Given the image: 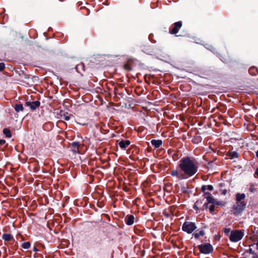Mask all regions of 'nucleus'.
I'll use <instances>...</instances> for the list:
<instances>
[{"label": "nucleus", "mask_w": 258, "mask_h": 258, "mask_svg": "<svg viewBox=\"0 0 258 258\" xmlns=\"http://www.w3.org/2000/svg\"><path fill=\"white\" fill-rule=\"evenodd\" d=\"M195 160L190 157H183L179 161L180 169L173 170L170 174L178 180L187 179L194 175L198 171V166Z\"/></svg>", "instance_id": "f257e3e1"}, {"label": "nucleus", "mask_w": 258, "mask_h": 258, "mask_svg": "<svg viewBox=\"0 0 258 258\" xmlns=\"http://www.w3.org/2000/svg\"><path fill=\"white\" fill-rule=\"evenodd\" d=\"M244 236V232L242 230H233L231 232L229 239L231 241L236 242L240 240Z\"/></svg>", "instance_id": "f03ea898"}, {"label": "nucleus", "mask_w": 258, "mask_h": 258, "mask_svg": "<svg viewBox=\"0 0 258 258\" xmlns=\"http://www.w3.org/2000/svg\"><path fill=\"white\" fill-rule=\"evenodd\" d=\"M246 206V202H236L232 207V211L235 215H238L245 209Z\"/></svg>", "instance_id": "7ed1b4c3"}, {"label": "nucleus", "mask_w": 258, "mask_h": 258, "mask_svg": "<svg viewBox=\"0 0 258 258\" xmlns=\"http://www.w3.org/2000/svg\"><path fill=\"white\" fill-rule=\"evenodd\" d=\"M196 228V224L189 221H185L182 226V230L188 234L192 233Z\"/></svg>", "instance_id": "20e7f679"}, {"label": "nucleus", "mask_w": 258, "mask_h": 258, "mask_svg": "<svg viewBox=\"0 0 258 258\" xmlns=\"http://www.w3.org/2000/svg\"><path fill=\"white\" fill-rule=\"evenodd\" d=\"M200 251L203 254H208L213 252L214 248L210 243L201 244L198 246Z\"/></svg>", "instance_id": "39448f33"}, {"label": "nucleus", "mask_w": 258, "mask_h": 258, "mask_svg": "<svg viewBox=\"0 0 258 258\" xmlns=\"http://www.w3.org/2000/svg\"><path fill=\"white\" fill-rule=\"evenodd\" d=\"M25 106H29L32 110H35L40 105V102L39 101H27L25 103Z\"/></svg>", "instance_id": "423d86ee"}, {"label": "nucleus", "mask_w": 258, "mask_h": 258, "mask_svg": "<svg viewBox=\"0 0 258 258\" xmlns=\"http://www.w3.org/2000/svg\"><path fill=\"white\" fill-rule=\"evenodd\" d=\"M182 26V23L180 21H178L177 22H175L174 24V27L170 31V33L173 34H176L178 32L179 29Z\"/></svg>", "instance_id": "0eeeda50"}, {"label": "nucleus", "mask_w": 258, "mask_h": 258, "mask_svg": "<svg viewBox=\"0 0 258 258\" xmlns=\"http://www.w3.org/2000/svg\"><path fill=\"white\" fill-rule=\"evenodd\" d=\"M135 217L133 215H127L124 221L126 225H132L134 223Z\"/></svg>", "instance_id": "6e6552de"}, {"label": "nucleus", "mask_w": 258, "mask_h": 258, "mask_svg": "<svg viewBox=\"0 0 258 258\" xmlns=\"http://www.w3.org/2000/svg\"><path fill=\"white\" fill-rule=\"evenodd\" d=\"M131 144L129 140H121L119 142L118 145L119 147L123 149H125Z\"/></svg>", "instance_id": "1a4fd4ad"}, {"label": "nucleus", "mask_w": 258, "mask_h": 258, "mask_svg": "<svg viewBox=\"0 0 258 258\" xmlns=\"http://www.w3.org/2000/svg\"><path fill=\"white\" fill-rule=\"evenodd\" d=\"M151 144L156 148H159L162 144V141L161 140H152L151 141Z\"/></svg>", "instance_id": "9d476101"}, {"label": "nucleus", "mask_w": 258, "mask_h": 258, "mask_svg": "<svg viewBox=\"0 0 258 258\" xmlns=\"http://www.w3.org/2000/svg\"><path fill=\"white\" fill-rule=\"evenodd\" d=\"M245 198V195L244 194L237 193L236 195V202H243L242 200Z\"/></svg>", "instance_id": "9b49d317"}, {"label": "nucleus", "mask_w": 258, "mask_h": 258, "mask_svg": "<svg viewBox=\"0 0 258 258\" xmlns=\"http://www.w3.org/2000/svg\"><path fill=\"white\" fill-rule=\"evenodd\" d=\"M206 199H207V203H206L204 204V206H207L208 204H212V205L215 204L216 202V200L214 199L212 196H207L206 197Z\"/></svg>", "instance_id": "f8f14e48"}, {"label": "nucleus", "mask_w": 258, "mask_h": 258, "mask_svg": "<svg viewBox=\"0 0 258 258\" xmlns=\"http://www.w3.org/2000/svg\"><path fill=\"white\" fill-rule=\"evenodd\" d=\"M2 238L5 241H10L13 239V237L10 234L4 233L2 235Z\"/></svg>", "instance_id": "ddd939ff"}, {"label": "nucleus", "mask_w": 258, "mask_h": 258, "mask_svg": "<svg viewBox=\"0 0 258 258\" xmlns=\"http://www.w3.org/2000/svg\"><path fill=\"white\" fill-rule=\"evenodd\" d=\"M205 234V232L204 229L201 230L199 232H195L193 233V235L196 239H199L200 236H203Z\"/></svg>", "instance_id": "4468645a"}, {"label": "nucleus", "mask_w": 258, "mask_h": 258, "mask_svg": "<svg viewBox=\"0 0 258 258\" xmlns=\"http://www.w3.org/2000/svg\"><path fill=\"white\" fill-rule=\"evenodd\" d=\"M15 110L16 112H19L24 110V107L22 103L17 104L14 107Z\"/></svg>", "instance_id": "2eb2a0df"}, {"label": "nucleus", "mask_w": 258, "mask_h": 258, "mask_svg": "<svg viewBox=\"0 0 258 258\" xmlns=\"http://www.w3.org/2000/svg\"><path fill=\"white\" fill-rule=\"evenodd\" d=\"M201 190H202V192H204V196L205 198H206V197L211 196V194L210 192L206 191L207 190V186L206 185H203L201 187Z\"/></svg>", "instance_id": "dca6fc26"}, {"label": "nucleus", "mask_w": 258, "mask_h": 258, "mask_svg": "<svg viewBox=\"0 0 258 258\" xmlns=\"http://www.w3.org/2000/svg\"><path fill=\"white\" fill-rule=\"evenodd\" d=\"M249 73L250 75L255 76L257 73V69L255 67H251L249 69Z\"/></svg>", "instance_id": "f3484780"}, {"label": "nucleus", "mask_w": 258, "mask_h": 258, "mask_svg": "<svg viewBox=\"0 0 258 258\" xmlns=\"http://www.w3.org/2000/svg\"><path fill=\"white\" fill-rule=\"evenodd\" d=\"M3 134L5 135V136L8 138H10L11 137L12 135L11 133L10 132V130L8 128H4L3 130Z\"/></svg>", "instance_id": "a211bd4d"}, {"label": "nucleus", "mask_w": 258, "mask_h": 258, "mask_svg": "<svg viewBox=\"0 0 258 258\" xmlns=\"http://www.w3.org/2000/svg\"><path fill=\"white\" fill-rule=\"evenodd\" d=\"M72 116V115L70 114L68 112H64L63 114L61 115L62 118L67 121L70 119V118Z\"/></svg>", "instance_id": "6ab92c4d"}, {"label": "nucleus", "mask_w": 258, "mask_h": 258, "mask_svg": "<svg viewBox=\"0 0 258 258\" xmlns=\"http://www.w3.org/2000/svg\"><path fill=\"white\" fill-rule=\"evenodd\" d=\"M229 156L231 158H238L239 154L236 151L231 152L229 153Z\"/></svg>", "instance_id": "aec40b11"}, {"label": "nucleus", "mask_w": 258, "mask_h": 258, "mask_svg": "<svg viewBox=\"0 0 258 258\" xmlns=\"http://www.w3.org/2000/svg\"><path fill=\"white\" fill-rule=\"evenodd\" d=\"M30 245L31 244L29 242H25L22 244V247L24 249H28Z\"/></svg>", "instance_id": "412c9836"}, {"label": "nucleus", "mask_w": 258, "mask_h": 258, "mask_svg": "<svg viewBox=\"0 0 258 258\" xmlns=\"http://www.w3.org/2000/svg\"><path fill=\"white\" fill-rule=\"evenodd\" d=\"M84 68H85L84 64L83 63L79 64L78 65H77L76 67V69L77 72H79V70L80 69H82L84 71H85V69Z\"/></svg>", "instance_id": "4be33fe9"}, {"label": "nucleus", "mask_w": 258, "mask_h": 258, "mask_svg": "<svg viewBox=\"0 0 258 258\" xmlns=\"http://www.w3.org/2000/svg\"><path fill=\"white\" fill-rule=\"evenodd\" d=\"M79 145V142H74L71 144L72 147H74V148H76L77 149H78Z\"/></svg>", "instance_id": "5701e85b"}, {"label": "nucleus", "mask_w": 258, "mask_h": 258, "mask_svg": "<svg viewBox=\"0 0 258 258\" xmlns=\"http://www.w3.org/2000/svg\"><path fill=\"white\" fill-rule=\"evenodd\" d=\"M5 68V64L4 62H0V72L3 71Z\"/></svg>", "instance_id": "b1692460"}, {"label": "nucleus", "mask_w": 258, "mask_h": 258, "mask_svg": "<svg viewBox=\"0 0 258 258\" xmlns=\"http://www.w3.org/2000/svg\"><path fill=\"white\" fill-rule=\"evenodd\" d=\"M210 213H212L214 210H215V204L212 205L211 207H210Z\"/></svg>", "instance_id": "393cba45"}, {"label": "nucleus", "mask_w": 258, "mask_h": 258, "mask_svg": "<svg viewBox=\"0 0 258 258\" xmlns=\"http://www.w3.org/2000/svg\"><path fill=\"white\" fill-rule=\"evenodd\" d=\"M207 186V189L212 191L213 189V186L212 185H208Z\"/></svg>", "instance_id": "a878e982"}, {"label": "nucleus", "mask_w": 258, "mask_h": 258, "mask_svg": "<svg viewBox=\"0 0 258 258\" xmlns=\"http://www.w3.org/2000/svg\"><path fill=\"white\" fill-rule=\"evenodd\" d=\"M249 190L251 192H253L255 190V188H254V186L253 184H251L250 185V188H249Z\"/></svg>", "instance_id": "bb28decb"}, {"label": "nucleus", "mask_w": 258, "mask_h": 258, "mask_svg": "<svg viewBox=\"0 0 258 258\" xmlns=\"http://www.w3.org/2000/svg\"><path fill=\"white\" fill-rule=\"evenodd\" d=\"M199 201H198L196 202V203L195 204L194 206V209H195V210H197L198 209V207L197 205H199Z\"/></svg>", "instance_id": "cd10ccee"}, {"label": "nucleus", "mask_w": 258, "mask_h": 258, "mask_svg": "<svg viewBox=\"0 0 258 258\" xmlns=\"http://www.w3.org/2000/svg\"><path fill=\"white\" fill-rule=\"evenodd\" d=\"M6 143L5 140H0V145H3Z\"/></svg>", "instance_id": "c85d7f7f"}, {"label": "nucleus", "mask_w": 258, "mask_h": 258, "mask_svg": "<svg viewBox=\"0 0 258 258\" xmlns=\"http://www.w3.org/2000/svg\"><path fill=\"white\" fill-rule=\"evenodd\" d=\"M215 205H222V202H218V201H217L216 200V202H215Z\"/></svg>", "instance_id": "c756f323"}, {"label": "nucleus", "mask_w": 258, "mask_h": 258, "mask_svg": "<svg viewBox=\"0 0 258 258\" xmlns=\"http://www.w3.org/2000/svg\"><path fill=\"white\" fill-rule=\"evenodd\" d=\"M248 251L250 254H254V252H255L254 251H253L251 248H250L249 249Z\"/></svg>", "instance_id": "7c9ffc66"}, {"label": "nucleus", "mask_w": 258, "mask_h": 258, "mask_svg": "<svg viewBox=\"0 0 258 258\" xmlns=\"http://www.w3.org/2000/svg\"><path fill=\"white\" fill-rule=\"evenodd\" d=\"M230 229L229 228H226L225 229L224 232L225 233H228L230 232Z\"/></svg>", "instance_id": "2f4dec72"}, {"label": "nucleus", "mask_w": 258, "mask_h": 258, "mask_svg": "<svg viewBox=\"0 0 258 258\" xmlns=\"http://www.w3.org/2000/svg\"><path fill=\"white\" fill-rule=\"evenodd\" d=\"M33 250L35 252H38L39 251L38 249H37L36 246H34Z\"/></svg>", "instance_id": "473e14b6"}, {"label": "nucleus", "mask_w": 258, "mask_h": 258, "mask_svg": "<svg viewBox=\"0 0 258 258\" xmlns=\"http://www.w3.org/2000/svg\"><path fill=\"white\" fill-rule=\"evenodd\" d=\"M252 258H258V254L254 252V254H253Z\"/></svg>", "instance_id": "72a5a7b5"}, {"label": "nucleus", "mask_w": 258, "mask_h": 258, "mask_svg": "<svg viewBox=\"0 0 258 258\" xmlns=\"http://www.w3.org/2000/svg\"><path fill=\"white\" fill-rule=\"evenodd\" d=\"M227 190L224 189V190H223L222 191V194L223 195H226V194H227Z\"/></svg>", "instance_id": "f704fd0d"}, {"label": "nucleus", "mask_w": 258, "mask_h": 258, "mask_svg": "<svg viewBox=\"0 0 258 258\" xmlns=\"http://www.w3.org/2000/svg\"><path fill=\"white\" fill-rule=\"evenodd\" d=\"M208 49L211 50L212 51H213V50L214 49V48L212 46H210L209 47V48H208Z\"/></svg>", "instance_id": "c9c22d12"}, {"label": "nucleus", "mask_w": 258, "mask_h": 258, "mask_svg": "<svg viewBox=\"0 0 258 258\" xmlns=\"http://www.w3.org/2000/svg\"><path fill=\"white\" fill-rule=\"evenodd\" d=\"M255 174H256L258 176V167L256 169Z\"/></svg>", "instance_id": "e433bc0d"}, {"label": "nucleus", "mask_w": 258, "mask_h": 258, "mask_svg": "<svg viewBox=\"0 0 258 258\" xmlns=\"http://www.w3.org/2000/svg\"><path fill=\"white\" fill-rule=\"evenodd\" d=\"M256 249H258V240L257 241L256 243H255Z\"/></svg>", "instance_id": "4c0bfd02"}, {"label": "nucleus", "mask_w": 258, "mask_h": 258, "mask_svg": "<svg viewBox=\"0 0 258 258\" xmlns=\"http://www.w3.org/2000/svg\"><path fill=\"white\" fill-rule=\"evenodd\" d=\"M256 156L258 158V150L256 152Z\"/></svg>", "instance_id": "58836bf2"}, {"label": "nucleus", "mask_w": 258, "mask_h": 258, "mask_svg": "<svg viewBox=\"0 0 258 258\" xmlns=\"http://www.w3.org/2000/svg\"><path fill=\"white\" fill-rule=\"evenodd\" d=\"M149 38L151 39V35L149 36Z\"/></svg>", "instance_id": "ea45409f"}]
</instances>
